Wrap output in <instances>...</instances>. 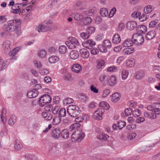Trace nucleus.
<instances>
[{
    "mask_svg": "<svg viewBox=\"0 0 160 160\" xmlns=\"http://www.w3.org/2000/svg\"><path fill=\"white\" fill-rule=\"evenodd\" d=\"M118 129L121 130L126 125V122L124 121H118Z\"/></svg>",
    "mask_w": 160,
    "mask_h": 160,
    "instance_id": "nucleus-41",
    "label": "nucleus"
},
{
    "mask_svg": "<svg viewBox=\"0 0 160 160\" xmlns=\"http://www.w3.org/2000/svg\"><path fill=\"white\" fill-rule=\"evenodd\" d=\"M25 157L28 159L32 160H36L38 158L35 156H33L31 154H27L25 155Z\"/></svg>",
    "mask_w": 160,
    "mask_h": 160,
    "instance_id": "nucleus-45",
    "label": "nucleus"
},
{
    "mask_svg": "<svg viewBox=\"0 0 160 160\" xmlns=\"http://www.w3.org/2000/svg\"><path fill=\"white\" fill-rule=\"evenodd\" d=\"M137 23L134 21H130L127 23V28L131 30L135 29L137 27Z\"/></svg>",
    "mask_w": 160,
    "mask_h": 160,
    "instance_id": "nucleus-12",
    "label": "nucleus"
},
{
    "mask_svg": "<svg viewBox=\"0 0 160 160\" xmlns=\"http://www.w3.org/2000/svg\"><path fill=\"white\" fill-rule=\"evenodd\" d=\"M60 135L62 138L65 139H68L69 137V131L67 129H64L61 132Z\"/></svg>",
    "mask_w": 160,
    "mask_h": 160,
    "instance_id": "nucleus-21",
    "label": "nucleus"
},
{
    "mask_svg": "<svg viewBox=\"0 0 160 160\" xmlns=\"http://www.w3.org/2000/svg\"><path fill=\"white\" fill-rule=\"evenodd\" d=\"M121 41V38L120 35L118 34H115L112 38V43L115 44H118Z\"/></svg>",
    "mask_w": 160,
    "mask_h": 160,
    "instance_id": "nucleus-19",
    "label": "nucleus"
},
{
    "mask_svg": "<svg viewBox=\"0 0 160 160\" xmlns=\"http://www.w3.org/2000/svg\"><path fill=\"white\" fill-rule=\"evenodd\" d=\"M145 76V73L143 71H139L136 72L135 78L137 79H141Z\"/></svg>",
    "mask_w": 160,
    "mask_h": 160,
    "instance_id": "nucleus-23",
    "label": "nucleus"
},
{
    "mask_svg": "<svg viewBox=\"0 0 160 160\" xmlns=\"http://www.w3.org/2000/svg\"><path fill=\"white\" fill-rule=\"evenodd\" d=\"M80 52L81 57L83 58H87L89 56V51L86 48H82L80 49Z\"/></svg>",
    "mask_w": 160,
    "mask_h": 160,
    "instance_id": "nucleus-14",
    "label": "nucleus"
},
{
    "mask_svg": "<svg viewBox=\"0 0 160 160\" xmlns=\"http://www.w3.org/2000/svg\"><path fill=\"white\" fill-rule=\"evenodd\" d=\"M117 82V80L116 77L114 76H112L110 78H109L108 83L111 86L114 85Z\"/></svg>",
    "mask_w": 160,
    "mask_h": 160,
    "instance_id": "nucleus-24",
    "label": "nucleus"
},
{
    "mask_svg": "<svg viewBox=\"0 0 160 160\" xmlns=\"http://www.w3.org/2000/svg\"><path fill=\"white\" fill-rule=\"evenodd\" d=\"M95 28L93 27H89L87 29V32L90 35L94 32Z\"/></svg>",
    "mask_w": 160,
    "mask_h": 160,
    "instance_id": "nucleus-62",
    "label": "nucleus"
},
{
    "mask_svg": "<svg viewBox=\"0 0 160 160\" xmlns=\"http://www.w3.org/2000/svg\"><path fill=\"white\" fill-rule=\"evenodd\" d=\"M137 136V134L134 132L129 133L128 135V138L129 140H132L135 138Z\"/></svg>",
    "mask_w": 160,
    "mask_h": 160,
    "instance_id": "nucleus-55",
    "label": "nucleus"
},
{
    "mask_svg": "<svg viewBox=\"0 0 160 160\" xmlns=\"http://www.w3.org/2000/svg\"><path fill=\"white\" fill-rule=\"evenodd\" d=\"M118 69V68L115 66L110 67L107 68V70L108 71L110 72H116Z\"/></svg>",
    "mask_w": 160,
    "mask_h": 160,
    "instance_id": "nucleus-56",
    "label": "nucleus"
},
{
    "mask_svg": "<svg viewBox=\"0 0 160 160\" xmlns=\"http://www.w3.org/2000/svg\"><path fill=\"white\" fill-rule=\"evenodd\" d=\"M156 34L154 31H151L148 32L145 35V38L146 40H149L153 39Z\"/></svg>",
    "mask_w": 160,
    "mask_h": 160,
    "instance_id": "nucleus-17",
    "label": "nucleus"
},
{
    "mask_svg": "<svg viewBox=\"0 0 160 160\" xmlns=\"http://www.w3.org/2000/svg\"><path fill=\"white\" fill-rule=\"evenodd\" d=\"M96 44L95 42L91 39H89L82 42V44L83 47L88 49H90Z\"/></svg>",
    "mask_w": 160,
    "mask_h": 160,
    "instance_id": "nucleus-9",
    "label": "nucleus"
},
{
    "mask_svg": "<svg viewBox=\"0 0 160 160\" xmlns=\"http://www.w3.org/2000/svg\"><path fill=\"white\" fill-rule=\"evenodd\" d=\"M59 116L54 117L53 119L52 123L54 125H57L59 124L61 121V119Z\"/></svg>",
    "mask_w": 160,
    "mask_h": 160,
    "instance_id": "nucleus-36",
    "label": "nucleus"
},
{
    "mask_svg": "<svg viewBox=\"0 0 160 160\" xmlns=\"http://www.w3.org/2000/svg\"><path fill=\"white\" fill-rule=\"evenodd\" d=\"M134 43V42L133 40L128 39L123 42L122 45L124 47H129L132 46Z\"/></svg>",
    "mask_w": 160,
    "mask_h": 160,
    "instance_id": "nucleus-22",
    "label": "nucleus"
},
{
    "mask_svg": "<svg viewBox=\"0 0 160 160\" xmlns=\"http://www.w3.org/2000/svg\"><path fill=\"white\" fill-rule=\"evenodd\" d=\"M39 72L41 75H44L47 74L49 73V72L46 69H42L40 70Z\"/></svg>",
    "mask_w": 160,
    "mask_h": 160,
    "instance_id": "nucleus-61",
    "label": "nucleus"
},
{
    "mask_svg": "<svg viewBox=\"0 0 160 160\" xmlns=\"http://www.w3.org/2000/svg\"><path fill=\"white\" fill-rule=\"evenodd\" d=\"M80 37L83 39H86L88 38L90 35L87 32H82L80 33Z\"/></svg>",
    "mask_w": 160,
    "mask_h": 160,
    "instance_id": "nucleus-46",
    "label": "nucleus"
},
{
    "mask_svg": "<svg viewBox=\"0 0 160 160\" xmlns=\"http://www.w3.org/2000/svg\"><path fill=\"white\" fill-rule=\"evenodd\" d=\"M141 111L138 109H135L133 112H132L133 115L134 117H138L141 113Z\"/></svg>",
    "mask_w": 160,
    "mask_h": 160,
    "instance_id": "nucleus-52",
    "label": "nucleus"
},
{
    "mask_svg": "<svg viewBox=\"0 0 160 160\" xmlns=\"http://www.w3.org/2000/svg\"><path fill=\"white\" fill-rule=\"evenodd\" d=\"M147 27L144 25H142L140 26L138 28V30L142 33H144L146 31Z\"/></svg>",
    "mask_w": 160,
    "mask_h": 160,
    "instance_id": "nucleus-53",
    "label": "nucleus"
},
{
    "mask_svg": "<svg viewBox=\"0 0 160 160\" xmlns=\"http://www.w3.org/2000/svg\"><path fill=\"white\" fill-rule=\"evenodd\" d=\"M79 56V53L77 51L72 50L69 53V57L71 59L75 60L77 59Z\"/></svg>",
    "mask_w": 160,
    "mask_h": 160,
    "instance_id": "nucleus-15",
    "label": "nucleus"
},
{
    "mask_svg": "<svg viewBox=\"0 0 160 160\" xmlns=\"http://www.w3.org/2000/svg\"><path fill=\"white\" fill-rule=\"evenodd\" d=\"M105 62L103 60H100L97 62L96 68L97 69H100L104 65Z\"/></svg>",
    "mask_w": 160,
    "mask_h": 160,
    "instance_id": "nucleus-38",
    "label": "nucleus"
},
{
    "mask_svg": "<svg viewBox=\"0 0 160 160\" xmlns=\"http://www.w3.org/2000/svg\"><path fill=\"white\" fill-rule=\"evenodd\" d=\"M68 47L71 49L76 47L77 46H79V43L78 39L73 37L68 38V41L65 42Z\"/></svg>",
    "mask_w": 160,
    "mask_h": 160,
    "instance_id": "nucleus-4",
    "label": "nucleus"
},
{
    "mask_svg": "<svg viewBox=\"0 0 160 160\" xmlns=\"http://www.w3.org/2000/svg\"><path fill=\"white\" fill-rule=\"evenodd\" d=\"M96 12V8H94L87 11V14H88L89 15L91 16L93 13H95Z\"/></svg>",
    "mask_w": 160,
    "mask_h": 160,
    "instance_id": "nucleus-51",
    "label": "nucleus"
},
{
    "mask_svg": "<svg viewBox=\"0 0 160 160\" xmlns=\"http://www.w3.org/2000/svg\"><path fill=\"white\" fill-rule=\"evenodd\" d=\"M51 100V98L50 95L48 94L44 95L39 98L38 101L39 104L42 107L49 103Z\"/></svg>",
    "mask_w": 160,
    "mask_h": 160,
    "instance_id": "nucleus-6",
    "label": "nucleus"
},
{
    "mask_svg": "<svg viewBox=\"0 0 160 160\" xmlns=\"http://www.w3.org/2000/svg\"><path fill=\"white\" fill-rule=\"evenodd\" d=\"M20 24V20L18 19L9 20L8 22V25L4 26V30L6 32H13Z\"/></svg>",
    "mask_w": 160,
    "mask_h": 160,
    "instance_id": "nucleus-1",
    "label": "nucleus"
},
{
    "mask_svg": "<svg viewBox=\"0 0 160 160\" xmlns=\"http://www.w3.org/2000/svg\"><path fill=\"white\" fill-rule=\"evenodd\" d=\"M141 13L140 12H135L132 14V16L134 18H138L140 16Z\"/></svg>",
    "mask_w": 160,
    "mask_h": 160,
    "instance_id": "nucleus-64",
    "label": "nucleus"
},
{
    "mask_svg": "<svg viewBox=\"0 0 160 160\" xmlns=\"http://www.w3.org/2000/svg\"><path fill=\"white\" fill-rule=\"evenodd\" d=\"M134 51V48L133 47L126 48L123 50V52L125 55L131 54Z\"/></svg>",
    "mask_w": 160,
    "mask_h": 160,
    "instance_id": "nucleus-26",
    "label": "nucleus"
},
{
    "mask_svg": "<svg viewBox=\"0 0 160 160\" xmlns=\"http://www.w3.org/2000/svg\"><path fill=\"white\" fill-rule=\"evenodd\" d=\"M51 27L48 26L39 25L37 28V30L39 32H47L50 30Z\"/></svg>",
    "mask_w": 160,
    "mask_h": 160,
    "instance_id": "nucleus-16",
    "label": "nucleus"
},
{
    "mask_svg": "<svg viewBox=\"0 0 160 160\" xmlns=\"http://www.w3.org/2000/svg\"><path fill=\"white\" fill-rule=\"evenodd\" d=\"M85 134L82 133L81 131L77 129L72 133L71 136V140L72 142H80L84 137Z\"/></svg>",
    "mask_w": 160,
    "mask_h": 160,
    "instance_id": "nucleus-3",
    "label": "nucleus"
},
{
    "mask_svg": "<svg viewBox=\"0 0 160 160\" xmlns=\"http://www.w3.org/2000/svg\"><path fill=\"white\" fill-rule=\"evenodd\" d=\"M53 106L50 104H49L45 107V109L46 111L51 112L52 111Z\"/></svg>",
    "mask_w": 160,
    "mask_h": 160,
    "instance_id": "nucleus-63",
    "label": "nucleus"
},
{
    "mask_svg": "<svg viewBox=\"0 0 160 160\" xmlns=\"http://www.w3.org/2000/svg\"><path fill=\"white\" fill-rule=\"evenodd\" d=\"M136 127V125L134 124H131L127 125L126 128L129 130H132L135 128Z\"/></svg>",
    "mask_w": 160,
    "mask_h": 160,
    "instance_id": "nucleus-59",
    "label": "nucleus"
},
{
    "mask_svg": "<svg viewBox=\"0 0 160 160\" xmlns=\"http://www.w3.org/2000/svg\"><path fill=\"white\" fill-rule=\"evenodd\" d=\"M72 70L76 73H78L82 70L81 66L78 64H73L71 68Z\"/></svg>",
    "mask_w": 160,
    "mask_h": 160,
    "instance_id": "nucleus-18",
    "label": "nucleus"
},
{
    "mask_svg": "<svg viewBox=\"0 0 160 160\" xmlns=\"http://www.w3.org/2000/svg\"><path fill=\"white\" fill-rule=\"evenodd\" d=\"M67 111L68 114L73 118L77 117L80 113L79 108L76 105H69Z\"/></svg>",
    "mask_w": 160,
    "mask_h": 160,
    "instance_id": "nucleus-2",
    "label": "nucleus"
},
{
    "mask_svg": "<svg viewBox=\"0 0 160 160\" xmlns=\"http://www.w3.org/2000/svg\"><path fill=\"white\" fill-rule=\"evenodd\" d=\"M98 48L100 50V51L101 52H106L107 51L106 48L103 44L99 45L98 46Z\"/></svg>",
    "mask_w": 160,
    "mask_h": 160,
    "instance_id": "nucleus-44",
    "label": "nucleus"
},
{
    "mask_svg": "<svg viewBox=\"0 0 160 160\" xmlns=\"http://www.w3.org/2000/svg\"><path fill=\"white\" fill-rule=\"evenodd\" d=\"M128 72L126 70L122 71L121 73L122 78V79L125 80L128 77Z\"/></svg>",
    "mask_w": 160,
    "mask_h": 160,
    "instance_id": "nucleus-40",
    "label": "nucleus"
},
{
    "mask_svg": "<svg viewBox=\"0 0 160 160\" xmlns=\"http://www.w3.org/2000/svg\"><path fill=\"white\" fill-rule=\"evenodd\" d=\"M42 115V117L47 120H50L52 118V115L51 114L46 112H43Z\"/></svg>",
    "mask_w": 160,
    "mask_h": 160,
    "instance_id": "nucleus-25",
    "label": "nucleus"
},
{
    "mask_svg": "<svg viewBox=\"0 0 160 160\" xmlns=\"http://www.w3.org/2000/svg\"><path fill=\"white\" fill-rule=\"evenodd\" d=\"M66 111L64 108L60 109L58 112V115L60 117H63L66 115Z\"/></svg>",
    "mask_w": 160,
    "mask_h": 160,
    "instance_id": "nucleus-37",
    "label": "nucleus"
},
{
    "mask_svg": "<svg viewBox=\"0 0 160 160\" xmlns=\"http://www.w3.org/2000/svg\"><path fill=\"white\" fill-rule=\"evenodd\" d=\"M59 60L58 57L56 56H52L48 58V61L51 63H54L57 62Z\"/></svg>",
    "mask_w": 160,
    "mask_h": 160,
    "instance_id": "nucleus-29",
    "label": "nucleus"
},
{
    "mask_svg": "<svg viewBox=\"0 0 160 160\" xmlns=\"http://www.w3.org/2000/svg\"><path fill=\"white\" fill-rule=\"evenodd\" d=\"M154 146V144L151 143L150 142H148L138 148L137 151L139 152H142L150 150Z\"/></svg>",
    "mask_w": 160,
    "mask_h": 160,
    "instance_id": "nucleus-5",
    "label": "nucleus"
},
{
    "mask_svg": "<svg viewBox=\"0 0 160 160\" xmlns=\"http://www.w3.org/2000/svg\"><path fill=\"white\" fill-rule=\"evenodd\" d=\"M19 48H15L11 52L9 53V55L10 56H15L16 55L17 52L18 51Z\"/></svg>",
    "mask_w": 160,
    "mask_h": 160,
    "instance_id": "nucleus-54",
    "label": "nucleus"
},
{
    "mask_svg": "<svg viewBox=\"0 0 160 160\" xmlns=\"http://www.w3.org/2000/svg\"><path fill=\"white\" fill-rule=\"evenodd\" d=\"M61 133V132L59 129L54 128L52 131L51 134L53 138L57 139L60 137Z\"/></svg>",
    "mask_w": 160,
    "mask_h": 160,
    "instance_id": "nucleus-10",
    "label": "nucleus"
},
{
    "mask_svg": "<svg viewBox=\"0 0 160 160\" xmlns=\"http://www.w3.org/2000/svg\"><path fill=\"white\" fill-rule=\"evenodd\" d=\"M104 111L103 108H99L95 111L93 116V118L95 119L101 120L102 119V116Z\"/></svg>",
    "mask_w": 160,
    "mask_h": 160,
    "instance_id": "nucleus-8",
    "label": "nucleus"
},
{
    "mask_svg": "<svg viewBox=\"0 0 160 160\" xmlns=\"http://www.w3.org/2000/svg\"><path fill=\"white\" fill-rule=\"evenodd\" d=\"M84 118L82 116L77 117L75 118V121L76 122L75 123H79L82 122Z\"/></svg>",
    "mask_w": 160,
    "mask_h": 160,
    "instance_id": "nucleus-57",
    "label": "nucleus"
},
{
    "mask_svg": "<svg viewBox=\"0 0 160 160\" xmlns=\"http://www.w3.org/2000/svg\"><path fill=\"white\" fill-rule=\"evenodd\" d=\"M81 125L79 123H74L70 127V129L71 131L73 130L77 129L78 128H79Z\"/></svg>",
    "mask_w": 160,
    "mask_h": 160,
    "instance_id": "nucleus-43",
    "label": "nucleus"
},
{
    "mask_svg": "<svg viewBox=\"0 0 160 160\" xmlns=\"http://www.w3.org/2000/svg\"><path fill=\"white\" fill-rule=\"evenodd\" d=\"M158 23V20H156L150 22L149 25V28H154Z\"/></svg>",
    "mask_w": 160,
    "mask_h": 160,
    "instance_id": "nucleus-60",
    "label": "nucleus"
},
{
    "mask_svg": "<svg viewBox=\"0 0 160 160\" xmlns=\"http://www.w3.org/2000/svg\"><path fill=\"white\" fill-rule=\"evenodd\" d=\"M38 92L37 90L35 89L29 91L27 93V96L28 98H33L36 97L38 95Z\"/></svg>",
    "mask_w": 160,
    "mask_h": 160,
    "instance_id": "nucleus-11",
    "label": "nucleus"
},
{
    "mask_svg": "<svg viewBox=\"0 0 160 160\" xmlns=\"http://www.w3.org/2000/svg\"><path fill=\"white\" fill-rule=\"evenodd\" d=\"M121 96L120 94L118 92H115L112 95V101L114 102L118 101L120 98Z\"/></svg>",
    "mask_w": 160,
    "mask_h": 160,
    "instance_id": "nucleus-27",
    "label": "nucleus"
},
{
    "mask_svg": "<svg viewBox=\"0 0 160 160\" xmlns=\"http://www.w3.org/2000/svg\"><path fill=\"white\" fill-rule=\"evenodd\" d=\"M92 19L89 17L85 18L83 20V23L84 24H87L91 22Z\"/></svg>",
    "mask_w": 160,
    "mask_h": 160,
    "instance_id": "nucleus-49",
    "label": "nucleus"
},
{
    "mask_svg": "<svg viewBox=\"0 0 160 160\" xmlns=\"http://www.w3.org/2000/svg\"><path fill=\"white\" fill-rule=\"evenodd\" d=\"M22 147V144L19 141H17L15 145V148L18 150H20Z\"/></svg>",
    "mask_w": 160,
    "mask_h": 160,
    "instance_id": "nucleus-50",
    "label": "nucleus"
},
{
    "mask_svg": "<svg viewBox=\"0 0 160 160\" xmlns=\"http://www.w3.org/2000/svg\"><path fill=\"white\" fill-rule=\"evenodd\" d=\"M144 115L146 118H155L157 116L153 111H145L144 113Z\"/></svg>",
    "mask_w": 160,
    "mask_h": 160,
    "instance_id": "nucleus-13",
    "label": "nucleus"
},
{
    "mask_svg": "<svg viewBox=\"0 0 160 160\" xmlns=\"http://www.w3.org/2000/svg\"><path fill=\"white\" fill-rule=\"evenodd\" d=\"M47 52L44 49L40 50L38 53L39 57L41 58H43L46 55Z\"/></svg>",
    "mask_w": 160,
    "mask_h": 160,
    "instance_id": "nucleus-35",
    "label": "nucleus"
},
{
    "mask_svg": "<svg viewBox=\"0 0 160 160\" xmlns=\"http://www.w3.org/2000/svg\"><path fill=\"white\" fill-rule=\"evenodd\" d=\"M134 43L138 45L142 44L144 42V38L143 36L139 33H136L133 34L132 37Z\"/></svg>",
    "mask_w": 160,
    "mask_h": 160,
    "instance_id": "nucleus-7",
    "label": "nucleus"
},
{
    "mask_svg": "<svg viewBox=\"0 0 160 160\" xmlns=\"http://www.w3.org/2000/svg\"><path fill=\"white\" fill-rule=\"evenodd\" d=\"M3 46L4 48V52L5 54H9L10 50V43L8 41L4 42L3 44Z\"/></svg>",
    "mask_w": 160,
    "mask_h": 160,
    "instance_id": "nucleus-20",
    "label": "nucleus"
},
{
    "mask_svg": "<svg viewBox=\"0 0 160 160\" xmlns=\"http://www.w3.org/2000/svg\"><path fill=\"white\" fill-rule=\"evenodd\" d=\"M108 10L105 8H102L100 11V13L102 17H105L108 14Z\"/></svg>",
    "mask_w": 160,
    "mask_h": 160,
    "instance_id": "nucleus-32",
    "label": "nucleus"
},
{
    "mask_svg": "<svg viewBox=\"0 0 160 160\" xmlns=\"http://www.w3.org/2000/svg\"><path fill=\"white\" fill-rule=\"evenodd\" d=\"M74 100L70 98H67L65 99L63 101V102L64 104H69L73 102Z\"/></svg>",
    "mask_w": 160,
    "mask_h": 160,
    "instance_id": "nucleus-47",
    "label": "nucleus"
},
{
    "mask_svg": "<svg viewBox=\"0 0 160 160\" xmlns=\"http://www.w3.org/2000/svg\"><path fill=\"white\" fill-rule=\"evenodd\" d=\"M109 138V136L108 135L104 133H101L97 136V138L98 139L102 140H106Z\"/></svg>",
    "mask_w": 160,
    "mask_h": 160,
    "instance_id": "nucleus-31",
    "label": "nucleus"
},
{
    "mask_svg": "<svg viewBox=\"0 0 160 160\" xmlns=\"http://www.w3.org/2000/svg\"><path fill=\"white\" fill-rule=\"evenodd\" d=\"M126 64L127 67H132L134 65L135 60L133 59H129L126 62Z\"/></svg>",
    "mask_w": 160,
    "mask_h": 160,
    "instance_id": "nucleus-33",
    "label": "nucleus"
},
{
    "mask_svg": "<svg viewBox=\"0 0 160 160\" xmlns=\"http://www.w3.org/2000/svg\"><path fill=\"white\" fill-rule=\"evenodd\" d=\"M74 18L76 20H81L83 18V16L80 13H76L74 15Z\"/></svg>",
    "mask_w": 160,
    "mask_h": 160,
    "instance_id": "nucleus-48",
    "label": "nucleus"
},
{
    "mask_svg": "<svg viewBox=\"0 0 160 160\" xmlns=\"http://www.w3.org/2000/svg\"><path fill=\"white\" fill-rule=\"evenodd\" d=\"M153 10V7L151 5H148L145 7L144 12L145 13L148 14L151 12Z\"/></svg>",
    "mask_w": 160,
    "mask_h": 160,
    "instance_id": "nucleus-30",
    "label": "nucleus"
},
{
    "mask_svg": "<svg viewBox=\"0 0 160 160\" xmlns=\"http://www.w3.org/2000/svg\"><path fill=\"white\" fill-rule=\"evenodd\" d=\"M132 112V110L130 108L126 109L124 111L125 115L127 116L130 115Z\"/></svg>",
    "mask_w": 160,
    "mask_h": 160,
    "instance_id": "nucleus-58",
    "label": "nucleus"
},
{
    "mask_svg": "<svg viewBox=\"0 0 160 160\" xmlns=\"http://www.w3.org/2000/svg\"><path fill=\"white\" fill-rule=\"evenodd\" d=\"M58 51L60 53L64 54L67 52V48L64 45H61L59 47Z\"/></svg>",
    "mask_w": 160,
    "mask_h": 160,
    "instance_id": "nucleus-34",
    "label": "nucleus"
},
{
    "mask_svg": "<svg viewBox=\"0 0 160 160\" xmlns=\"http://www.w3.org/2000/svg\"><path fill=\"white\" fill-rule=\"evenodd\" d=\"M106 102H102L99 104V106L101 108H103L105 109H108L109 108V106L107 104Z\"/></svg>",
    "mask_w": 160,
    "mask_h": 160,
    "instance_id": "nucleus-42",
    "label": "nucleus"
},
{
    "mask_svg": "<svg viewBox=\"0 0 160 160\" xmlns=\"http://www.w3.org/2000/svg\"><path fill=\"white\" fill-rule=\"evenodd\" d=\"M108 76L105 74H102L99 78L100 80L103 85L105 82H108Z\"/></svg>",
    "mask_w": 160,
    "mask_h": 160,
    "instance_id": "nucleus-28",
    "label": "nucleus"
},
{
    "mask_svg": "<svg viewBox=\"0 0 160 160\" xmlns=\"http://www.w3.org/2000/svg\"><path fill=\"white\" fill-rule=\"evenodd\" d=\"M103 45L106 48H110L111 46L110 41L109 40H105L103 41Z\"/></svg>",
    "mask_w": 160,
    "mask_h": 160,
    "instance_id": "nucleus-39",
    "label": "nucleus"
}]
</instances>
